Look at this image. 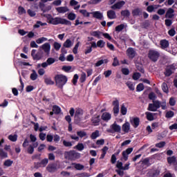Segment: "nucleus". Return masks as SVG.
I'll return each mask as SVG.
<instances>
[{
    "instance_id": "53",
    "label": "nucleus",
    "mask_w": 177,
    "mask_h": 177,
    "mask_svg": "<svg viewBox=\"0 0 177 177\" xmlns=\"http://www.w3.org/2000/svg\"><path fill=\"white\" fill-rule=\"evenodd\" d=\"M45 83L47 84V85H53V84H55V82H53L52 81V79H50V77H46L45 79Z\"/></svg>"
},
{
    "instance_id": "1",
    "label": "nucleus",
    "mask_w": 177,
    "mask_h": 177,
    "mask_svg": "<svg viewBox=\"0 0 177 177\" xmlns=\"http://www.w3.org/2000/svg\"><path fill=\"white\" fill-rule=\"evenodd\" d=\"M46 18L48 23H50V24H53L54 26L57 24H66L67 26H71V22L66 19L60 17L53 18L50 15H47Z\"/></svg>"
},
{
    "instance_id": "12",
    "label": "nucleus",
    "mask_w": 177,
    "mask_h": 177,
    "mask_svg": "<svg viewBox=\"0 0 177 177\" xmlns=\"http://www.w3.org/2000/svg\"><path fill=\"white\" fill-rule=\"evenodd\" d=\"M34 147H38V142H34L32 145H29L26 149L27 153L28 154H32L34 153Z\"/></svg>"
},
{
    "instance_id": "48",
    "label": "nucleus",
    "mask_w": 177,
    "mask_h": 177,
    "mask_svg": "<svg viewBox=\"0 0 177 177\" xmlns=\"http://www.w3.org/2000/svg\"><path fill=\"white\" fill-rule=\"evenodd\" d=\"M77 15L75 13L71 12L68 15V19L69 20H75Z\"/></svg>"
},
{
    "instance_id": "57",
    "label": "nucleus",
    "mask_w": 177,
    "mask_h": 177,
    "mask_svg": "<svg viewBox=\"0 0 177 177\" xmlns=\"http://www.w3.org/2000/svg\"><path fill=\"white\" fill-rule=\"evenodd\" d=\"M156 98H157V97L156 96V94H154V93H149V99H150L151 100H153V102H154Z\"/></svg>"
},
{
    "instance_id": "16",
    "label": "nucleus",
    "mask_w": 177,
    "mask_h": 177,
    "mask_svg": "<svg viewBox=\"0 0 177 177\" xmlns=\"http://www.w3.org/2000/svg\"><path fill=\"white\" fill-rule=\"evenodd\" d=\"M160 44L162 49H165L166 50L168 49V46H169V42L165 39L161 40Z\"/></svg>"
},
{
    "instance_id": "18",
    "label": "nucleus",
    "mask_w": 177,
    "mask_h": 177,
    "mask_svg": "<svg viewBox=\"0 0 177 177\" xmlns=\"http://www.w3.org/2000/svg\"><path fill=\"white\" fill-rule=\"evenodd\" d=\"M107 16L108 18L110 19L111 20H113L117 17V15H115V12L113 11V10H110L107 12Z\"/></svg>"
},
{
    "instance_id": "24",
    "label": "nucleus",
    "mask_w": 177,
    "mask_h": 177,
    "mask_svg": "<svg viewBox=\"0 0 177 177\" xmlns=\"http://www.w3.org/2000/svg\"><path fill=\"white\" fill-rule=\"evenodd\" d=\"M145 115L147 116V120H148V121L154 120V113H150V112H146Z\"/></svg>"
},
{
    "instance_id": "36",
    "label": "nucleus",
    "mask_w": 177,
    "mask_h": 177,
    "mask_svg": "<svg viewBox=\"0 0 177 177\" xmlns=\"http://www.w3.org/2000/svg\"><path fill=\"white\" fill-rule=\"evenodd\" d=\"M8 139L11 142H16L17 140V134H11L8 136Z\"/></svg>"
},
{
    "instance_id": "33",
    "label": "nucleus",
    "mask_w": 177,
    "mask_h": 177,
    "mask_svg": "<svg viewBox=\"0 0 177 177\" xmlns=\"http://www.w3.org/2000/svg\"><path fill=\"white\" fill-rule=\"evenodd\" d=\"M125 27H127L126 24H120L118 26H116L115 28V31H117L118 32H120V31H122V30H124V28H125Z\"/></svg>"
},
{
    "instance_id": "60",
    "label": "nucleus",
    "mask_w": 177,
    "mask_h": 177,
    "mask_svg": "<svg viewBox=\"0 0 177 177\" xmlns=\"http://www.w3.org/2000/svg\"><path fill=\"white\" fill-rule=\"evenodd\" d=\"M75 168L79 171H81V170L84 169V165H82L81 164H75Z\"/></svg>"
},
{
    "instance_id": "9",
    "label": "nucleus",
    "mask_w": 177,
    "mask_h": 177,
    "mask_svg": "<svg viewBox=\"0 0 177 177\" xmlns=\"http://www.w3.org/2000/svg\"><path fill=\"white\" fill-rule=\"evenodd\" d=\"M132 151H133V148H128L127 150L122 152V157L124 161H127L128 160V156H129V154H131Z\"/></svg>"
},
{
    "instance_id": "23",
    "label": "nucleus",
    "mask_w": 177,
    "mask_h": 177,
    "mask_svg": "<svg viewBox=\"0 0 177 177\" xmlns=\"http://www.w3.org/2000/svg\"><path fill=\"white\" fill-rule=\"evenodd\" d=\"M82 114H83V113H82V109H77L75 111V121H77L78 120V118H81Z\"/></svg>"
},
{
    "instance_id": "7",
    "label": "nucleus",
    "mask_w": 177,
    "mask_h": 177,
    "mask_svg": "<svg viewBox=\"0 0 177 177\" xmlns=\"http://www.w3.org/2000/svg\"><path fill=\"white\" fill-rule=\"evenodd\" d=\"M108 132H121V126L117 124V122H114V123L111 125Z\"/></svg>"
},
{
    "instance_id": "25",
    "label": "nucleus",
    "mask_w": 177,
    "mask_h": 177,
    "mask_svg": "<svg viewBox=\"0 0 177 177\" xmlns=\"http://www.w3.org/2000/svg\"><path fill=\"white\" fill-rule=\"evenodd\" d=\"M74 45V43L70 40V39H68L66 40V41L64 43V48H71Z\"/></svg>"
},
{
    "instance_id": "31",
    "label": "nucleus",
    "mask_w": 177,
    "mask_h": 177,
    "mask_svg": "<svg viewBox=\"0 0 177 177\" xmlns=\"http://www.w3.org/2000/svg\"><path fill=\"white\" fill-rule=\"evenodd\" d=\"M121 114L122 115H127V113L128 112V109L125 106V104H122L120 109Z\"/></svg>"
},
{
    "instance_id": "17",
    "label": "nucleus",
    "mask_w": 177,
    "mask_h": 177,
    "mask_svg": "<svg viewBox=\"0 0 177 177\" xmlns=\"http://www.w3.org/2000/svg\"><path fill=\"white\" fill-rule=\"evenodd\" d=\"M122 129L123 132L128 133V132H129V129H131V124H129V122H125L122 125Z\"/></svg>"
},
{
    "instance_id": "3",
    "label": "nucleus",
    "mask_w": 177,
    "mask_h": 177,
    "mask_svg": "<svg viewBox=\"0 0 177 177\" xmlns=\"http://www.w3.org/2000/svg\"><path fill=\"white\" fill-rule=\"evenodd\" d=\"M31 56L33 60L38 62V60H41L45 55H44V51L39 48L37 51L35 49L32 50Z\"/></svg>"
},
{
    "instance_id": "52",
    "label": "nucleus",
    "mask_w": 177,
    "mask_h": 177,
    "mask_svg": "<svg viewBox=\"0 0 177 177\" xmlns=\"http://www.w3.org/2000/svg\"><path fill=\"white\" fill-rule=\"evenodd\" d=\"M46 62L48 64V66H50V65L53 64V63H55V62H56V59H55V58H53V57H49L47 59Z\"/></svg>"
},
{
    "instance_id": "43",
    "label": "nucleus",
    "mask_w": 177,
    "mask_h": 177,
    "mask_svg": "<svg viewBox=\"0 0 177 177\" xmlns=\"http://www.w3.org/2000/svg\"><path fill=\"white\" fill-rule=\"evenodd\" d=\"M0 157L1 158H8V153L5 152L3 149H0Z\"/></svg>"
},
{
    "instance_id": "42",
    "label": "nucleus",
    "mask_w": 177,
    "mask_h": 177,
    "mask_svg": "<svg viewBox=\"0 0 177 177\" xmlns=\"http://www.w3.org/2000/svg\"><path fill=\"white\" fill-rule=\"evenodd\" d=\"M46 23H42L40 21H37L36 24L34 26L35 28H39V27L46 26Z\"/></svg>"
},
{
    "instance_id": "22",
    "label": "nucleus",
    "mask_w": 177,
    "mask_h": 177,
    "mask_svg": "<svg viewBox=\"0 0 177 177\" xmlns=\"http://www.w3.org/2000/svg\"><path fill=\"white\" fill-rule=\"evenodd\" d=\"M57 12L58 13H66V12H68V8L67 7H58L56 8Z\"/></svg>"
},
{
    "instance_id": "44",
    "label": "nucleus",
    "mask_w": 177,
    "mask_h": 177,
    "mask_svg": "<svg viewBox=\"0 0 177 177\" xmlns=\"http://www.w3.org/2000/svg\"><path fill=\"white\" fill-rule=\"evenodd\" d=\"M175 115V113H174V111H169L166 113V118H172V117H174V115Z\"/></svg>"
},
{
    "instance_id": "26",
    "label": "nucleus",
    "mask_w": 177,
    "mask_h": 177,
    "mask_svg": "<svg viewBox=\"0 0 177 177\" xmlns=\"http://www.w3.org/2000/svg\"><path fill=\"white\" fill-rule=\"evenodd\" d=\"M92 122L95 126L99 125V124L100 123V117L97 116V117L93 118Z\"/></svg>"
},
{
    "instance_id": "51",
    "label": "nucleus",
    "mask_w": 177,
    "mask_h": 177,
    "mask_svg": "<svg viewBox=\"0 0 177 177\" xmlns=\"http://www.w3.org/2000/svg\"><path fill=\"white\" fill-rule=\"evenodd\" d=\"M53 46L55 50H59L62 48V44L55 41L54 42Z\"/></svg>"
},
{
    "instance_id": "34",
    "label": "nucleus",
    "mask_w": 177,
    "mask_h": 177,
    "mask_svg": "<svg viewBox=\"0 0 177 177\" xmlns=\"http://www.w3.org/2000/svg\"><path fill=\"white\" fill-rule=\"evenodd\" d=\"M126 85L128 86L130 91H135V84L132 83L131 82H127Z\"/></svg>"
},
{
    "instance_id": "41",
    "label": "nucleus",
    "mask_w": 177,
    "mask_h": 177,
    "mask_svg": "<svg viewBox=\"0 0 177 177\" xmlns=\"http://www.w3.org/2000/svg\"><path fill=\"white\" fill-rule=\"evenodd\" d=\"M80 13H82L84 17H89L91 13H89L86 10H80Z\"/></svg>"
},
{
    "instance_id": "62",
    "label": "nucleus",
    "mask_w": 177,
    "mask_h": 177,
    "mask_svg": "<svg viewBox=\"0 0 177 177\" xmlns=\"http://www.w3.org/2000/svg\"><path fill=\"white\" fill-rule=\"evenodd\" d=\"M169 104L170 106H175L176 104V100L174 97H171L169 99Z\"/></svg>"
},
{
    "instance_id": "38",
    "label": "nucleus",
    "mask_w": 177,
    "mask_h": 177,
    "mask_svg": "<svg viewBox=\"0 0 177 177\" xmlns=\"http://www.w3.org/2000/svg\"><path fill=\"white\" fill-rule=\"evenodd\" d=\"M53 113H55V114H60V111H62V109L57 106H54L53 107Z\"/></svg>"
},
{
    "instance_id": "10",
    "label": "nucleus",
    "mask_w": 177,
    "mask_h": 177,
    "mask_svg": "<svg viewBox=\"0 0 177 177\" xmlns=\"http://www.w3.org/2000/svg\"><path fill=\"white\" fill-rule=\"evenodd\" d=\"M124 5H125V1H119L118 3H115L113 6H111V8L113 9L114 10H115V9H121V8H122V6H124Z\"/></svg>"
},
{
    "instance_id": "39",
    "label": "nucleus",
    "mask_w": 177,
    "mask_h": 177,
    "mask_svg": "<svg viewBox=\"0 0 177 177\" xmlns=\"http://www.w3.org/2000/svg\"><path fill=\"white\" fill-rule=\"evenodd\" d=\"M105 45H106V42L103 40H99L97 41V46L98 48H104Z\"/></svg>"
},
{
    "instance_id": "29",
    "label": "nucleus",
    "mask_w": 177,
    "mask_h": 177,
    "mask_svg": "<svg viewBox=\"0 0 177 177\" xmlns=\"http://www.w3.org/2000/svg\"><path fill=\"white\" fill-rule=\"evenodd\" d=\"M139 122H140V120H139V118H135L131 121V124L134 127V128H138V127H139Z\"/></svg>"
},
{
    "instance_id": "56",
    "label": "nucleus",
    "mask_w": 177,
    "mask_h": 177,
    "mask_svg": "<svg viewBox=\"0 0 177 177\" xmlns=\"http://www.w3.org/2000/svg\"><path fill=\"white\" fill-rule=\"evenodd\" d=\"M76 149H77L79 151H82V150H84V144L82 143L77 144V145L76 146Z\"/></svg>"
},
{
    "instance_id": "19",
    "label": "nucleus",
    "mask_w": 177,
    "mask_h": 177,
    "mask_svg": "<svg viewBox=\"0 0 177 177\" xmlns=\"http://www.w3.org/2000/svg\"><path fill=\"white\" fill-rule=\"evenodd\" d=\"M159 8H160V5H151L147 8V10L149 13H151V12H154L156 9H158Z\"/></svg>"
},
{
    "instance_id": "49",
    "label": "nucleus",
    "mask_w": 177,
    "mask_h": 177,
    "mask_svg": "<svg viewBox=\"0 0 177 177\" xmlns=\"http://www.w3.org/2000/svg\"><path fill=\"white\" fill-rule=\"evenodd\" d=\"M162 89L165 93H168L169 90H168V85L166 84V83H162Z\"/></svg>"
},
{
    "instance_id": "8",
    "label": "nucleus",
    "mask_w": 177,
    "mask_h": 177,
    "mask_svg": "<svg viewBox=\"0 0 177 177\" xmlns=\"http://www.w3.org/2000/svg\"><path fill=\"white\" fill-rule=\"evenodd\" d=\"M113 114L115 115H117L120 113V101L118 100H115L113 102Z\"/></svg>"
},
{
    "instance_id": "63",
    "label": "nucleus",
    "mask_w": 177,
    "mask_h": 177,
    "mask_svg": "<svg viewBox=\"0 0 177 177\" xmlns=\"http://www.w3.org/2000/svg\"><path fill=\"white\" fill-rule=\"evenodd\" d=\"M122 74H124V75H128L129 74V69L127 68H123L122 69Z\"/></svg>"
},
{
    "instance_id": "21",
    "label": "nucleus",
    "mask_w": 177,
    "mask_h": 177,
    "mask_svg": "<svg viewBox=\"0 0 177 177\" xmlns=\"http://www.w3.org/2000/svg\"><path fill=\"white\" fill-rule=\"evenodd\" d=\"M91 35H92V37H95V38H98V39H100V38L102 37V32H100L99 30L91 31Z\"/></svg>"
},
{
    "instance_id": "14",
    "label": "nucleus",
    "mask_w": 177,
    "mask_h": 177,
    "mask_svg": "<svg viewBox=\"0 0 177 177\" xmlns=\"http://www.w3.org/2000/svg\"><path fill=\"white\" fill-rule=\"evenodd\" d=\"M127 55L130 59H133L136 55V52L133 48H129L127 50Z\"/></svg>"
},
{
    "instance_id": "11",
    "label": "nucleus",
    "mask_w": 177,
    "mask_h": 177,
    "mask_svg": "<svg viewBox=\"0 0 177 177\" xmlns=\"http://www.w3.org/2000/svg\"><path fill=\"white\" fill-rule=\"evenodd\" d=\"M101 118L103 121L107 122L111 120V114L109 112L103 113L101 116Z\"/></svg>"
},
{
    "instance_id": "35",
    "label": "nucleus",
    "mask_w": 177,
    "mask_h": 177,
    "mask_svg": "<svg viewBox=\"0 0 177 177\" xmlns=\"http://www.w3.org/2000/svg\"><path fill=\"white\" fill-rule=\"evenodd\" d=\"M46 41H48V38L40 37L36 40V43L38 44V45H40V44H44V42H46Z\"/></svg>"
},
{
    "instance_id": "5",
    "label": "nucleus",
    "mask_w": 177,
    "mask_h": 177,
    "mask_svg": "<svg viewBox=\"0 0 177 177\" xmlns=\"http://www.w3.org/2000/svg\"><path fill=\"white\" fill-rule=\"evenodd\" d=\"M148 57L152 62H157L158 60V57H160V53L155 50H150L148 54Z\"/></svg>"
},
{
    "instance_id": "64",
    "label": "nucleus",
    "mask_w": 177,
    "mask_h": 177,
    "mask_svg": "<svg viewBox=\"0 0 177 177\" xmlns=\"http://www.w3.org/2000/svg\"><path fill=\"white\" fill-rule=\"evenodd\" d=\"M26 89V92H32V91H34V86H31V85L27 86Z\"/></svg>"
},
{
    "instance_id": "20",
    "label": "nucleus",
    "mask_w": 177,
    "mask_h": 177,
    "mask_svg": "<svg viewBox=\"0 0 177 177\" xmlns=\"http://www.w3.org/2000/svg\"><path fill=\"white\" fill-rule=\"evenodd\" d=\"M12 164H13V160L10 159H7L3 162V165L4 168H9V167H12Z\"/></svg>"
},
{
    "instance_id": "40",
    "label": "nucleus",
    "mask_w": 177,
    "mask_h": 177,
    "mask_svg": "<svg viewBox=\"0 0 177 177\" xmlns=\"http://www.w3.org/2000/svg\"><path fill=\"white\" fill-rule=\"evenodd\" d=\"M81 44V43L80 41H78L75 47L73 48V53L75 54V55H77L78 53V48H80V45Z\"/></svg>"
},
{
    "instance_id": "30",
    "label": "nucleus",
    "mask_w": 177,
    "mask_h": 177,
    "mask_svg": "<svg viewBox=\"0 0 177 177\" xmlns=\"http://www.w3.org/2000/svg\"><path fill=\"white\" fill-rule=\"evenodd\" d=\"M55 169L56 165L55 164L48 165V166L47 167V171H48V172H55Z\"/></svg>"
},
{
    "instance_id": "50",
    "label": "nucleus",
    "mask_w": 177,
    "mask_h": 177,
    "mask_svg": "<svg viewBox=\"0 0 177 177\" xmlns=\"http://www.w3.org/2000/svg\"><path fill=\"white\" fill-rule=\"evenodd\" d=\"M19 15H26V9L24 8L19 6L18 8Z\"/></svg>"
},
{
    "instance_id": "27",
    "label": "nucleus",
    "mask_w": 177,
    "mask_h": 177,
    "mask_svg": "<svg viewBox=\"0 0 177 177\" xmlns=\"http://www.w3.org/2000/svg\"><path fill=\"white\" fill-rule=\"evenodd\" d=\"M77 136H79V138H88V135L86 134V132H85L84 131H77Z\"/></svg>"
},
{
    "instance_id": "54",
    "label": "nucleus",
    "mask_w": 177,
    "mask_h": 177,
    "mask_svg": "<svg viewBox=\"0 0 177 177\" xmlns=\"http://www.w3.org/2000/svg\"><path fill=\"white\" fill-rule=\"evenodd\" d=\"M140 12H142V10L139 8H136L133 11V16H139V15H140Z\"/></svg>"
},
{
    "instance_id": "58",
    "label": "nucleus",
    "mask_w": 177,
    "mask_h": 177,
    "mask_svg": "<svg viewBox=\"0 0 177 177\" xmlns=\"http://www.w3.org/2000/svg\"><path fill=\"white\" fill-rule=\"evenodd\" d=\"M96 138H99V131H95L91 134L92 139H96Z\"/></svg>"
},
{
    "instance_id": "45",
    "label": "nucleus",
    "mask_w": 177,
    "mask_h": 177,
    "mask_svg": "<svg viewBox=\"0 0 177 177\" xmlns=\"http://www.w3.org/2000/svg\"><path fill=\"white\" fill-rule=\"evenodd\" d=\"M86 80V73L83 72L81 74L80 81V82H85Z\"/></svg>"
},
{
    "instance_id": "37",
    "label": "nucleus",
    "mask_w": 177,
    "mask_h": 177,
    "mask_svg": "<svg viewBox=\"0 0 177 177\" xmlns=\"http://www.w3.org/2000/svg\"><path fill=\"white\" fill-rule=\"evenodd\" d=\"M172 73L174 72L171 69V67L167 66L166 68V71L165 72V75H166V77H169V75H172Z\"/></svg>"
},
{
    "instance_id": "61",
    "label": "nucleus",
    "mask_w": 177,
    "mask_h": 177,
    "mask_svg": "<svg viewBox=\"0 0 177 177\" xmlns=\"http://www.w3.org/2000/svg\"><path fill=\"white\" fill-rule=\"evenodd\" d=\"M165 23L167 27H171V26H172V20L171 19H165Z\"/></svg>"
},
{
    "instance_id": "47",
    "label": "nucleus",
    "mask_w": 177,
    "mask_h": 177,
    "mask_svg": "<svg viewBox=\"0 0 177 177\" xmlns=\"http://www.w3.org/2000/svg\"><path fill=\"white\" fill-rule=\"evenodd\" d=\"M136 89L137 92H142V91L145 89V86L143 85V84L140 83L138 84Z\"/></svg>"
},
{
    "instance_id": "59",
    "label": "nucleus",
    "mask_w": 177,
    "mask_h": 177,
    "mask_svg": "<svg viewBox=\"0 0 177 177\" xmlns=\"http://www.w3.org/2000/svg\"><path fill=\"white\" fill-rule=\"evenodd\" d=\"M140 78V73H135L133 75V80H135V81L139 80Z\"/></svg>"
},
{
    "instance_id": "15",
    "label": "nucleus",
    "mask_w": 177,
    "mask_h": 177,
    "mask_svg": "<svg viewBox=\"0 0 177 177\" xmlns=\"http://www.w3.org/2000/svg\"><path fill=\"white\" fill-rule=\"evenodd\" d=\"M91 15H93V17H95V19H98L100 20H102L103 19V14L100 11H94L93 12H91Z\"/></svg>"
},
{
    "instance_id": "46",
    "label": "nucleus",
    "mask_w": 177,
    "mask_h": 177,
    "mask_svg": "<svg viewBox=\"0 0 177 177\" xmlns=\"http://www.w3.org/2000/svg\"><path fill=\"white\" fill-rule=\"evenodd\" d=\"M167 161L169 164H175V161H176V158L175 156L169 157L167 158Z\"/></svg>"
},
{
    "instance_id": "28",
    "label": "nucleus",
    "mask_w": 177,
    "mask_h": 177,
    "mask_svg": "<svg viewBox=\"0 0 177 177\" xmlns=\"http://www.w3.org/2000/svg\"><path fill=\"white\" fill-rule=\"evenodd\" d=\"M37 78H38V73H37L35 70H32V73L30 74V80H32V81H35Z\"/></svg>"
},
{
    "instance_id": "32",
    "label": "nucleus",
    "mask_w": 177,
    "mask_h": 177,
    "mask_svg": "<svg viewBox=\"0 0 177 177\" xmlns=\"http://www.w3.org/2000/svg\"><path fill=\"white\" fill-rule=\"evenodd\" d=\"M91 52H92V46H91V44H86V49L84 50V53L85 55H88L89 53H91Z\"/></svg>"
},
{
    "instance_id": "13",
    "label": "nucleus",
    "mask_w": 177,
    "mask_h": 177,
    "mask_svg": "<svg viewBox=\"0 0 177 177\" xmlns=\"http://www.w3.org/2000/svg\"><path fill=\"white\" fill-rule=\"evenodd\" d=\"M175 10L172 8H169L166 12L165 17L167 19H174V16H175Z\"/></svg>"
},
{
    "instance_id": "6",
    "label": "nucleus",
    "mask_w": 177,
    "mask_h": 177,
    "mask_svg": "<svg viewBox=\"0 0 177 177\" xmlns=\"http://www.w3.org/2000/svg\"><path fill=\"white\" fill-rule=\"evenodd\" d=\"M161 102L158 100L153 101V104H149L148 106L149 111H157L160 109Z\"/></svg>"
},
{
    "instance_id": "55",
    "label": "nucleus",
    "mask_w": 177,
    "mask_h": 177,
    "mask_svg": "<svg viewBox=\"0 0 177 177\" xmlns=\"http://www.w3.org/2000/svg\"><path fill=\"white\" fill-rule=\"evenodd\" d=\"M63 145L64 146H65V147H71V146H73V143H71V142H68L66 140L63 141Z\"/></svg>"
},
{
    "instance_id": "4",
    "label": "nucleus",
    "mask_w": 177,
    "mask_h": 177,
    "mask_svg": "<svg viewBox=\"0 0 177 177\" xmlns=\"http://www.w3.org/2000/svg\"><path fill=\"white\" fill-rule=\"evenodd\" d=\"M39 49L43 52L44 56H49L50 55V44L44 43L39 46Z\"/></svg>"
},
{
    "instance_id": "2",
    "label": "nucleus",
    "mask_w": 177,
    "mask_h": 177,
    "mask_svg": "<svg viewBox=\"0 0 177 177\" xmlns=\"http://www.w3.org/2000/svg\"><path fill=\"white\" fill-rule=\"evenodd\" d=\"M55 84L58 88H63L67 84V77L63 75H57L55 76Z\"/></svg>"
}]
</instances>
